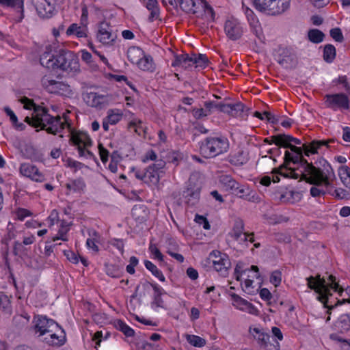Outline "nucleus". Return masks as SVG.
Segmentation results:
<instances>
[{
	"label": "nucleus",
	"mask_w": 350,
	"mask_h": 350,
	"mask_svg": "<svg viewBox=\"0 0 350 350\" xmlns=\"http://www.w3.org/2000/svg\"><path fill=\"white\" fill-rule=\"evenodd\" d=\"M334 139L329 140H314L309 145L304 144L303 147H297L290 144L288 148L295 153L292 154L288 150L285 151L284 163L288 165L292 162L294 164H300L302 168L301 172L304 178L310 184H321L325 183L327 186L332 184L331 180L334 178V172L331 165L324 161L323 170L314 167L312 163H309L306 159L303 157L302 153L304 150L305 154L309 156V154H315L317 150L323 146L329 147V143L334 142Z\"/></svg>",
	"instance_id": "1"
},
{
	"label": "nucleus",
	"mask_w": 350,
	"mask_h": 350,
	"mask_svg": "<svg viewBox=\"0 0 350 350\" xmlns=\"http://www.w3.org/2000/svg\"><path fill=\"white\" fill-rule=\"evenodd\" d=\"M27 109H33L31 117L27 116L25 121L33 127H40L48 133L57 135L62 132L68 125L67 120H62L61 116H52L46 108L36 105L33 101L27 97L21 100Z\"/></svg>",
	"instance_id": "2"
},
{
	"label": "nucleus",
	"mask_w": 350,
	"mask_h": 350,
	"mask_svg": "<svg viewBox=\"0 0 350 350\" xmlns=\"http://www.w3.org/2000/svg\"><path fill=\"white\" fill-rule=\"evenodd\" d=\"M308 286L314 290L318 294V299L324 304V306L328 308L327 313L330 314V310H332L338 305L345 303H350V299H338L334 304H329V296H332L330 290L338 292L341 296L343 289L336 282V278L333 275H329L327 278H321L320 275L316 277L310 276L306 278Z\"/></svg>",
	"instance_id": "3"
},
{
	"label": "nucleus",
	"mask_w": 350,
	"mask_h": 350,
	"mask_svg": "<svg viewBox=\"0 0 350 350\" xmlns=\"http://www.w3.org/2000/svg\"><path fill=\"white\" fill-rule=\"evenodd\" d=\"M40 62L42 66L49 69H59L72 75L80 71L77 56L68 50L60 49L55 55L45 51L41 55Z\"/></svg>",
	"instance_id": "4"
},
{
	"label": "nucleus",
	"mask_w": 350,
	"mask_h": 350,
	"mask_svg": "<svg viewBox=\"0 0 350 350\" xmlns=\"http://www.w3.org/2000/svg\"><path fill=\"white\" fill-rule=\"evenodd\" d=\"M162 2L165 5H178L185 13L196 17L214 19V10L205 0H162Z\"/></svg>",
	"instance_id": "5"
},
{
	"label": "nucleus",
	"mask_w": 350,
	"mask_h": 350,
	"mask_svg": "<svg viewBox=\"0 0 350 350\" xmlns=\"http://www.w3.org/2000/svg\"><path fill=\"white\" fill-rule=\"evenodd\" d=\"M200 153L206 158H214L229 149L228 139L225 137H208L200 143Z\"/></svg>",
	"instance_id": "6"
},
{
	"label": "nucleus",
	"mask_w": 350,
	"mask_h": 350,
	"mask_svg": "<svg viewBox=\"0 0 350 350\" xmlns=\"http://www.w3.org/2000/svg\"><path fill=\"white\" fill-rule=\"evenodd\" d=\"M254 7L259 12L277 15L286 10L290 0H251Z\"/></svg>",
	"instance_id": "7"
},
{
	"label": "nucleus",
	"mask_w": 350,
	"mask_h": 350,
	"mask_svg": "<svg viewBox=\"0 0 350 350\" xmlns=\"http://www.w3.org/2000/svg\"><path fill=\"white\" fill-rule=\"evenodd\" d=\"M35 325L33 329L38 336H42L46 333L57 332L60 329L59 324L53 319L48 318L46 316L37 315L34 317Z\"/></svg>",
	"instance_id": "8"
},
{
	"label": "nucleus",
	"mask_w": 350,
	"mask_h": 350,
	"mask_svg": "<svg viewBox=\"0 0 350 350\" xmlns=\"http://www.w3.org/2000/svg\"><path fill=\"white\" fill-rule=\"evenodd\" d=\"M200 183L196 181L193 176H191L187 183L185 189L183 191V196L187 204L190 206H195L200 200Z\"/></svg>",
	"instance_id": "9"
},
{
	"label": "nucleus",
	"mask_w": 350,
	"mask_h": 350,
	"mask_svg": "<svg viewBox=\"0 0 350 350\" xmlns=\"http://www.w3.org/2000/svg\"><path fill=\"white\" fill-rule=\"evenodd\" d=\"M165 165V162L162 160H158L156 163L150 165L145 170V183L157 185L160 180V174L163 173V169Z\"/></svg>",
	"instance_id": "10"
},
{
	"label": "nucleus",
	"mask_w": 350,
	"mask_h": 350,
	"mask_svg": "<svg viewBox=\"0 0 350 350\" xmlns=\"http://www.w3.org/2000/svg\"><path fill=\"white\" fill-rule=\"evenodd\" d=\"M211 255H214L215 258L213 260V266L215 270L221 276L226 277L228 275V269L231 266L228 256L219 251H213Z\"/></svg>",
	"instance_id": "11"
},
{
	"label": "nucleus",
	"mask_w": 350,
	"mask_h": 350,
	"mask_svg": "<svg viewBox=\"0 0 350 350\" xmlns=\"http://www.w3.org/2000/svg\"><path fill=\"white\" fill-rule=\"evenodd\" d=\"M224 31L229 40L236 41L243 36V28L237 19L231 18L225 22Z\"/></svg>",
	"instance_id": "12"
},
{
	"label": "nucleus",
	"mask_w": 350,
	"mask_h": 350,
	"mask_svg": "<svg viewBox=\"0 0 350 350\" xmlns=\"http://www.w3.org/2000/svg\"><path fill=\"white\" fill-rule=\"evenodd\" d=\"M325 105L327 107L336 110L338 108L349 109V98L343 93L326 94L325 96Z\"/></svg>",
	"instance_id": "13"
},
{
	"label": "nucleus",
	"mask_w": 350,
	"mask_h": 350,
	"mask_svg": "<svg viewBox=\"0 0 350 350\" xmlns=\"http://www.w3.org/2000/svg\"><path fill=\"white\" fill-rule=\"evenodd\" d=\"M243 10L246 15L247 19L248 21L251 31L258 38V39L262 42L265 39L262 29L261 25L259 23L258 18L254 14V12L249 8L247 6H245L244 3L243 2Z\"/></svg>",
	"instance_id": "14"
},
{
	"label": "nucleus",
	"mask_w": 350,
	"mask_h": 350,
	"mask_svg": "<svg viewBox=\"0 0 350 350\" xmlns=\"http://www.w3.org/2000/svg\"><path fill=\"white\" fill-rule=\"evenodd\" d=\"M19 172L21 175L30 178L33 181L42 183L46 180L44 175L40 172L38 168L31 163H21Z\"/></svg>",
	"instance_id": "15"
},
{
	"label": "nucleus",
	"mask_w": 350,
	"mask_h": 350,
	"mask_svg": "<svg viewBox=\"0 0 350 350\" xmlns=\"http://www.w3.org/2000/svg\"><path fill=\"white\" fill-rule=\"evenodd\" d=\"M42 87L49 93L63 94L67 91L68 86L62 81H57L44 76L41 79Z\"/></svg>",
	"instance_id": "16"
},
{
	"label": "nucleus",
	"mask_w": 350,
	"mask_h": 350,
	"mask_svg": "<svg viewBox=\"0 0 350 350\" xmlns=\"http://www.w3.org/2000/svg\"><path fill=\"white\" fill-rule=\"evenodd\" d=\"M83 100L89 106L100 109L107 105L109 101L108 95L93 92L84 94Z\"/></svg>",
	"instance_id": "17"
},
{
	"label": "nucleus",
	"mask_w": 350,
	"mask_h": 350,
	"mask_svg": "<svg viewBox=\"0 0 350 350\" xmlns=\"http://www.w3.org/2000/svg\"><path fill=\"white\" fill-rule=\"evenodd\" d=\"M247 109L241 102H237L234 104H225L224 108L222 109L223 113H228L236 118H244L247 116Z\"/></svg>",
	"instance_id": "18"
},
{
	"label": "nucleus",
	"mask_w": 350,
	"mask_h": 350,
	"mask_svg": "<svg viewBox=\"0 0 350 350\" xmlns=\"http://www.w3.org/2000/svg\"><path fill=\"white\" fill-rule=\"evenodd\" d=\"M116 36L111 33L110 26L106 23H101L97 33L98 40L104 44H111Z\"/></svg>",
	"instance_id": "19"
},
{
	"label": "nucleus",
	"mask_w": 350,
	"mask_h": 350,
	"mask_svg": "<svg viewBox=\"0 0 350 350\" xmlns=\"http://www.w3.org/2000/svg\"><path fill=\"white\" fill-rule=\"evenodd\" d=\"M230 296L233 301V305L237 307L239 309L241 310H246L250 314H253L257 312L258 310L256 307L252 304L248 302L247 300L243 299L235 293L230 294Z\"/></svg>",
	"instance_id": "20"
},
{
	"label": "nucleus",
	"mask_w": 350,
	"mask_h": 350,
	"mask_svg": "<svg viewBox=\"0 0 350 350\" xmlns=\"http://www.w3.org/2000/svg\"><path fill=\"white\" fill-rule=\"evenodd\" d=\"M193 66V53L189 55L187 53L174 55V59L172 63V66H180L184 69H189Z\"/></svg>",
	"instance_id": "21"
},
{
	"label": "nucleus",
	"mask_w": 350,
	"mask_h": 350,
	"mask_svg": "<svg viewBox=\"0 0 350 350\" xmlns=\"http://www.w3.org/2000/svg\"><path fill=\"white\" fill-rule=\"evenodd\" d=\"M334 329L339 333H346L350 330V314H342L334 323Z\"/></svg>",
	"instance_id": "22"
},
{
	"label": "nucleus",
	"mask_w": 350,
	"mask_h": 350,
	"mask_svg": "<svg viewBox=\"0 0 350 350\" xmlns=\"http://www.w3.org/2000/svg\"><path fill=\"white\" fill-rule=\"evenodd\" d=\"M60 331L59 334L56 333H51L49 336L44 338V341L49 345L60 347L64 345L66 342V334L64 330L60 327L57 329Z\"/></svg>",
	"instance_id": "23"
},
{
	"label": "nucleus",
	"mask_w": 350,
	"mask_h": 350,
	"mask_svg": "<svg viewBox=\"0 0 350 350\" xmlns=\"http://www.w3.org/2000/svg\"><path fill=\"white\" fill-rule=\"evenodd\" d=\"M36 10L38 15L42 18H50L56 12V9L51 4L46 3L45 0H40L38 2Z\"/></svg>",
	"instance_id": "24"
},
{
	"label": "nucleus",
	"mask_w": 350,
	"mask_h": 350,
	"mask_svg": "<svg viewBox=\"0 0 350 350\" xmlns=\"http://www.w3.org/2000/svg\"><path fill=\"white\" fill-rule=\"evenodd\" d=\"M65 186L68 191L66 194H69L72 191L75 193L83 192L86 185L83 178H78L70 180Z\"/></svg>",
	"instance_id": "25"
},
{
	"label": "nucleus",
	"mask_w": 350,
	"mask_h": 350,
	"mask_svg": "<svg viewBox=\"0 0 350 350\" xmlns=\"http://www.w3.org/2000/svg\"><path fill=\"white\" fill-rule=\"evenodd\" d=\"M144 4L145 7L150 12L148 21L150 22H153L154 20L159 18V8L158 5V2L157 0H144Z\"/></svg>",
	"instance_id": "26"
},
{
	"label": "nucleus",
	"mask_w": 350,
	"mask_h": 350,
	"mask_svg": "<svg viewBox=\"0 0 350 350\" xmlns=\"http://www.w3.org/2000/svg\"><path fill=\"white\" fill-rule=\"evenodd\" d=\"M232 193H234L238 197L243 198L248 201H255V193L250 191V189L245 185H241L239 183L238 189H234Z\"/></svg>",
	"instance_id": "27"
},
{
	"label": "nucleus",
	"mask_w": 350,
	"mask_h": 350,
	"mask_svg": "<svg viewBox=\"0 0 350 350\" xmlns=\"http://www.w3.org/2000/svg\"><path fill=\"white\" fill-rule=\"evenodd\" d=\"M144 51L139 46H131L127 51L128 59L133 64H137L144 55Z\"/></svg>",
	"instance_id": "28"
},
{
	"label": "nucleus",
	"mask_w": 350,
	"mask_h": 350,
	"mask_svg": "<svg viewBox=\"0 0 350 350\" xmlns=\"http://www.w3.org/2000/svg\"><path fill=\"white\" fill-rule=\"evenodd\" d=\"M71 140L73 144L77 146H83L84 147L90 146L92 145V140L89 135L83 132L73 134Z\"/></svg>",
	"instance_id": "29"
},
{
	"label": "nucleus",
	"mask_w": 350,
	"mask_h": 350,
	"mask_svg": "<svg viewBox=\"0 0 350 350\" xmlns=\"http://www.w3.org/2000/svg\"><path fill=\"white\" fill-rule=\"evenodd\" d=\"M336 179V176L334 175V178H333L332 180H331V183L332 184H330V185L329 186H327L325 185V183L323 182L321 184H314V185H317L318 187L319 186H322V185H324L326 188V190H324V189H320L317 187H312L310 188V195L312 196V197H319V196H323L325 193H332V190H333L334 189V180Z\"/></svg>",
	"instance_id": "30"
},
{
	"label": "nucleus",
	"mask_w": 350,
	"mask_h": 350,
	"mask_svg": "<svg viewBox=\"0 0 350 350\" xmlns=\"http://www.w3.org/2000/svg\"><path fill=\"white\" fill-rule=\"evenodd\" d=\"M244 222L240 218H237L234 220L233 227L231 231L229 232V235L234 240L240 239L241 237L244 233Z\"/></svg>",
	"instance_id": "31"
},
{
	"label": "nucleus",
	"mask_w": 350,
	"mask_h": 350,
	"mask_svg": "<svg viewBox=\"0 0 350 350\" xmlns=\"http://www.w3.org/2000/svg\"><path fill=\"white\" fill-rule=\"evenodd\" d=\"M298 165H299V167H297V170L299 171L300 174H299L298 172H296L295 170H293L291 168H288L286 166H281L278 170V172L280 175H282L284 177L293 178L295 179H297L301 176V178L302 180H304L306 181V180L304 178V176L302 174V173L301 172V170H302V168L300 167V164H298Z\"/></svg>",
	"instance_id": "32"
},
{
	"label": "nucleus",
	"mask_w": 350,
	"mask_h": 350,
	"mask_svg": "<svg viewBox=\"0 0 350 350\" xmlns=\"http://www.w3.org/2000/svg\"><path fill=\"white\" fill-rule=\"evenodd\" d=\"M250 333L260 347H262L266 344V342H267L270 338L269 334L265 333L262 329L258 328H250Z\"/></svg>",
	"instance_id": "33"
},
{
	"label": "nucleus",
	"mask_w": 350,
	"mask_h": 350,
	"mask_svg": "<svg viewBox=\"0 0 350 350\" xmlns=\"http://www.w3.org/2000/svg\"><path fill=\"white\" fill-rule=\"evenodd\" d=\"M219 182L226 191H230L232 193L234 189H238L239 183L230 175L226 174L221 176Z\"/></svg>",
	"instance_id": "34"
},
{
	"label": "nucleus",
	"mask_w": 350,
	"mask_h": 350,
	"mask_svg": "<svg viewBox=\"0 0 350 350\" xmlns=\"http://www.w3.org/2000/svg\"><path fill=\"white\" fill-rule=\"evenodd\" d=\"M11 296L0 291V310L5 314H11L12 307L10 299Z\"/></svg>",
	"instance_id": "35"
},
{
	"label": "nucleus",
	"mask_w": 350,
	"mask_h": 350,
	"mask_svg": "<svg viewBox=\"0 0 350 350\" xmlns=\"http://www.w3.org/2000/svg\"><path fill=\"white\" fill-rule=\"evenodd\" d=\"M138 68L144 71L153 72L155 69L153 59L150 55H145L137 64Z\"/></svg>",
	"instance_id": "36"
},
{
	"label": "nucleus",
	"mask_w": 350,
	"mask_h": 350,
	"mask_svg": "<svg viewBox=\"0 0 350 350\" xmlns=\"http://www.w3.org/2000/svg\"><path fill=\"white\" fill-rule=\"evenodd\" d=\"M248 159V154L243 150H239L237 153L230 155L229 161L234 165H242L246 163Z\"/></svg>",
	"instance_id": "37"
},
{
	"label": "nucleus",
	"mask_w": 350,
	"mask_h": 350,
	"mask_svg": "<svg viewBox=\"0 0 350 350\" xmlns=\"http://www.w3.org/2000/svg\"><path fill=\"white\" fill-rule=\"evenodd\" d=\"M329 338L336 343L340 350H350V339H345L336 333L331 334Z\"/></svg>",
	"instance_id": "38"
},
{
	"label": "nucleus",
	"mask_w": 350,
	"mask_h": 350,
	"mask_svg": "<svg viewBox=\"0 0 350 350\" xmlns=\"http://www.w3.org/2000/svg\"><path fill=\"white\" fill-rule=\"evenodd\" d=\"M105 267L106 274L111 278H119L123 274L122 267L118 265L105 263Z\"/></svg>",
	"instance_id": "39"
},
{
	"label": "nucleus",
	"mask_w": 350,
	"mask_h": 350,
	"mask_svg": "<svg viewBox=\"0 0 350 350\" xmlns=\"http://www.w3.org/2000/svg\"><path fill=\"white\" fill-rule=\"evenodd\" d=\"M30 320V316L27 312H23L21 314H16L12 319L13 325L18 327L21 328L27 325Z\"/></svg>",
	"instance_id": "40"
},
{
	"label": "nucleus",
	"mask_w": 350,
	"mask_h": 350,
	"mask_svg": "<svg viewBox=\"0 0 350 350\" xmlns=\"http://www.w3.org/2000/svg\"><path fill=\"white\" fill-rule=\"evenodd\" d=\"M336 55V48L331 44L325 45L323 49V59L327 63H332Z\"/></svg>",
	"instance_id": "41"
},
{
	"label": "nucleus",
	"mask_w": 350,
	"mask_h": 350,
	"mask_svg": "<svg viewBox=\"0 0 350 350\" xmlns=\"http://www.w3.org/2000/svg\"><path fill=\"white\" fill-rule=\"evenodd\" d=\"M338 176L342 183L350 188V167L347 165L340 166L338 169Z\"/></svg>",
	"instance_id": "42"
},
{
	"label": "nucleus",
	"mask_w": 350,
	"mask_h": 350,
	"mask_svg": "<svg viewBox=\"0 0 350 350\" xmlns=\"http://www.w3.org/2000/svg\"><path fill=\"white\" fill-rule=\"evenodd\" d=\"M193 62L195 68H204L208 66V59L206 55L193 53Z\"/></svg>",
	"instance_id": "43"
},
{
	"label": "nucleus",
	"mask_w": 350,
	"mask_h": 350,
	"mask_svg": "<svg viewBox=\"0 0 350 350\" xmlns=\"http://www.w3.org/2000/svg\"><path fill=\"white\" fill-rule=\"evenodd\" d=\"M144 265L146 268L149 270L153 275L157 278L160 281L165 282V278L162 273L161 271H160L155 265H154L150 260H146L144 261Z\"/></svg>",
	"instance_id": "44"
},
{
	"label": "nucleus",
	"mask_w": 350,
	"mask_h": 350,
	"mask_svg": "<svg viewBox=\"0 0 350 350\" xmlns=\"http://www.w3.org/2000/svg\"><path fill=\"white\" fill-rule=\"evenodd\" d=\"M86 27L78 26L77 24L73 23L67 29V35H76L78 38H83L86 36L85 28Z\"/></svg>",
	"instance_id": "45"
},
{
	"label": "nucleus",
	"mask_w": 350,
	"mask_h": 350,
	"mask_svg": "<svg viewBox=\"0 0 350 350\" xmlns=\"http://www.w3.org/2000/svg\"><path fill=\"white\" fill-rule=\"evenodd\" d=\"M308 37L310 42L318 44L323 40L325 34L317 29H312L308 31Z\"/></svg>",
	"instance_id": "46"
},
{
	"label": "nucleus",
	"mask_w": 350,
	"mask_h": 350,
	"mask_svg": "<svg viewBox=\"0 0 350 350\" xmlns=\"http://www.w3.org/2000/svg\"><path fill=\"white\" fill-rule=\"evenodd\" d=\"M296 198H299V193L292 190H286L280 194V200L283 202L294 203Z\"/></svg>",
	"instance_id": "47"
},
{
	"label": "nucleus",
	"mask_w": 350,
	"mask_h": 350,
	"mask_svg": "<svg viewBox=\"0 0 350 350\" xmlns=\"http://www.w3.org/2000/svg\"><path fill=\"white\" fill-rule=\"evenodd\" d=\"M0 4L3 6L18 8L21 12V18H23V0H0Z\"/></svg>",
	"instance_id": "48"
},
{
	"label": "nucleus",
	"mask_w": 350,
	"mask_h": 350,
	"mask_svg": "<svg viewBox=\"0 0 350 350\" xmlns=\"http://www.w3.org/2000/svg\"><path fill=\"white\" fill-rule=\"evenodd\" d=\"M186 340L191 345L199 348L204 347L206 343L205 339L196 335L187 334Z\"/></svg>",
	"instance_id": "49"
},
{
	"label": "nucleus",
	"mask_w": 350,
	"mask_h": 350,
	"mask_svg": "<svg viewBox=\"0 0 350 350\" xmlns=\"http://www.w3.org/2000/svg\"><path fill=\"white\" fill-rule=\"evenodd\" d=\"M116 327L121 331L126 337H131L135 334V331L121 320L116 321Z\"/></svg>",
	"instance_id": "50"
},
{
	"label": "nucleus",
	"mask_w": 350,
	"mask_h": 350,
	"mask_svg": "<svg viewBox=\"0 0 350 350\" xmlns=\"http://www.w3.org/2000/svg\"><path fill=\"white\" fill-rule=\"evenodd\" d=\"M122 118V113L119 112L118 110L110 109L107 112V116L105 117L107 121L110 124L113 125L117 124Z\"/></svg>",
	"instance_id": "51"
},
{
	"label": "nucleus",
	"mask_w": 350,
	"mask_h": 350,
	"mask_svg": "<svg viewBox=\"0 0 350 350\" xmlns=\"http://www.w3.org/2000/svg\"><path fill=\"white\" fill-rule=\"evenodd\" d=\"M14 255L21 258L27 256V249L19 241H15L13 247Z\"/></svg>",
	"instance_id": "52"
},
{
	"label": "nucleus",
	"mask_w": 350,
	"mask_h": 350,
	"mask_svg": "<svg viewBox=\"0 0 350 350\" xmlns=\"http://www.w3.org/2000/svg\"><path fill=\"white\" fill-rule=\"evenodd\" d=\"M226 103H218L216 101H206L204 104L206 110L211 114L214 109L219 110L222 112V109L224 108Z\"/></svg>",
	"instance_id": "53"
},
{
	"label": "nucleus",
	"mask_w": 350,
	"mask_h": 350,
	"mask_svg": "<svg viewBox=\"0 0 350 350\" xmlns=\"http://www.w3.org/2000/svg\"><path fill=\"white\" fill-rule=\"evenodd\" d=\"M129 129H133L139 135H142L145 133V128L142 126V122L139 120H133L129 124Z\"/></svg>",
	"instance_id": "54"
},
{
	"label": "nucleus",
	"mask_w": 350,
	"mask_h": 350,
	"mask_svg": "<svg viewBox=\"0 0 350 350\" xmlns=\"http://www.w3.org/2000/svg\"><path fill=\"white\" fill-rule=\"evenodd\" d=\"M286 137H288V135L279 134L275 135V145L278 146V148L284 147L285 148H288L291 143L290 141Z\"/></svg>",
	"instance_id": "55"
},
{
	"label": "nucleus",
	"mask_w": 350,
	"mask_h": 350,
	"mask_svg": "<svg viewBox=\"0 0 350 350\" xmlns=\"http://www.w3.org/2000/svg\"><path fill=\"white\" fill-rule=\"evenodd\" d=\"M149 251L152 255L154 256V258L159 260L160 262L163 261V255L161 254L157 246L150 243L149 245Z\"/></svg>",
	"instance_id": "56"
},
{
	"label": "nucleus",
	"mask_w": 350,
	"mask_h": 350,
	"mask_svg": "<svg viewBox=\"0 0 350 350\" xmlns=\"http://www.w3.org/2000/svg\"><path fill=\"white\" fill-rule=\"evenodd\" d=\"M270 282L275 287L278 286L282 281V273L279 270L273 271L270 276Z\"/></svg>",
	"instance_id": "57"
},
{
	"label": "nucleus",
	"mask_w": 350,
	"mask_h": 350,
	"mask_svg": "<svg viewBox=\"0 0 350 350\" xmlns=\"http://www.w3.org/2000/svg\"><path fill=\"white\" fill-rule=\"evenodd\" d=\"M329 33L330 36L336 42H342L344 40L342 31L339 27L332 29Z\"/></svg>",
	"instance_id": "58"
},
{
	"label": "nucleus",
	"mask_w": 350,
	"mask_h": 350,
	"mask_svg": "<svg viewBox=\"0 0 350 350\" xmlns=\"http://www.w3.org/2000/svg\"><path fill=\"white\" fill-rule=\"evenodd\" d=\"M81 59L85 63L88 64L92 68H96V65L94 64V62L92 59V55L90 53L87 51H81Z\"/></svg>",
	"instance_id": "59"
},
{
	"label": "nucleus",
	"mask_w": 350,
	"mask_h": 350,
	"mask_svg": "<svg viewBox=\"0 0 350 350\" xmlns=\"http://www.w3.org/2000/svg\"><path fill=\"white\" fill-rule=\"evenodd\" d=\"M69 230V228H64V226L62 228H60L58 230L57 234L56 237H54L53 238V241H55L57 240H62L63 241H67V232Z\"/></svg>",
	"instance_id": "60"
},
{
	"label": "nucleus",
	"mask_w": 350,
	"mask_h": 350,
	"mask_svg": "<svg viewBox=\"0 0 350 350\" xmlns=\"http://www.w3.org/2000/svg\"><path fill=\"white\" fill-rule=\"evenodd\" d=\"M332 83L335 85L341 84L347 92L350 91V85L347 81V76H340L338 79L333 80Z\"/></svg>",
	"instance_id": "61"
},
{
	"label": "nucleus",
	"mask_w": 350,
	"mask_h": 350,
	"mask_svg": "<svg viewBox=\"0 0 350 350\" xmlns=\"http://www.w3.org/2000/svg\"><path fill=\"white\" fill-rule=\"evenodd\" d=\"M263 115L265 116V119L267 120V121L272 124H278L281 118L280 116H275L269 111H264Z\"/></svg>",
	"instance_id": "62"
},
{
	"label": "nucleus",
	"mask_w": 350,
	"mask_h": 350,
	"mask_svg": "<svg viewBox=\"0 0 350 350\" xmlns=\"http://www.w3.org/2000/svg\"><path fill=\"white\" fill-rule=\"evenodd\" d=\"M99 154L100 159L103 163H105L108 161L109 151L100 144L98 145Z\"/></svg>",
	"instance_id": "63"
},
{
	"label": "nucleus",
	"mask_w": 350,
	"mask_h": 350,
	"mask_svg": "<svg viewBox=\"0 0 350 350\" xmlns=\"http://www.w3.org/2000/svg\"><path fill=\"white\" fill-rule=\"evenodd\" d=\"M265 350H280V344L278 341L274 340L273 343L266 342L262 346Z\"/></svg>",
	"instance_id": "64"
}]
</instances>
